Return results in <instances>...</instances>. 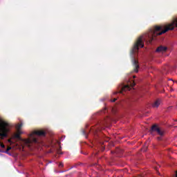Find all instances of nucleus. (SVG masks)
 Returning a JSON list of instances; mask_svg holds the SVG:
<instances>
[{
  "label": "nucleus",
  "instance_id": "f257e3e1",
  "mask_svg": "<svg viewBox=\"0 0 177 177\" xmlns=\"http://www.w3.org/2000/svg\"><path fill=\"white\" fill-rule=\"evenodd\" d=\"M23 123H18L16 125L17 133L14 134L12 138L7 140V145L8 147L6 150L1 149L0 153H6V154H10V150H19V151H25L26 147L29 150H34L37 147H41V146H45V141L44 138L46 136V131L42 130H35L32 131L28 138H21L20 135L23 133L21 127Z\"/></svg>",
  "mask_w": 177,
  "mask_h": 177
},
{
  "label": "nucleus",
  "instance_id": "f03ea898",
  "mask_svg": "<svg viewBox=\"0 0 177 177\" xmlns=\"http://www.w3.org/2000/svg\"><path fill=\"white\" fill-rule=\"evenodd\" d=\"M110 122H111V118H106L98 122V127H96L95 129L91 128V129L88 128V124H86L85 129L82 130V133L84 135L86 138H88L89 132H93V135L96 138V136H99L100 129H104V128L110 127Z\"/></svg>",
  "mask_w": 177,
  "mask_h": 177
},
{
  "label": "nucleus",
  "instance_id": "7ed1b4c3",
  "mask_svg": "<svg viewBox=\"0 0 177 177\" xmlns=\"http://www.w3.org/2000/svg\"><path fill=\"white\" fill-rule=\"evenodd\" d=\"M134 78H136V76L133 75L128 77L129 80L127 82V84L122 86L120 93L124 95L125 92H129L130 91H132V88L136 85L135 80H133Z\"/></svg>",
  "mask_w": 177,
  "mask_h": 177
},
{
  "label": "nucleus",
  "instance_id": "20e7f679",
  "mask_svg": "<svg viewBox=\"0 0 177 177\" xmlns=\"http://www.w3.org/2000/svg\"><path fill=\"white\" fill-rule=\"evenodd\" d=\"M9 124L0 120V139H3V138H6L8 136V133H9Z\"/></svg>",
  "mask_w": 177,
  "mask_h": 177
},
{
  "label": "nucleus",
  "instance_id": "39448f33",
  "mask_svg": "<svg viewBox=\"0 0 177 177\" xmlns=\"http://www.w3.org/2000/svg\"><path fill=\"white\" fill-rule=\"evenodd\" d=\"M151 131L152 132H157V133L158 135H160V136H162V135H164V131H162L161 129H160L158 126H157L156 124L152 126Z\"/></svg>",
  "mask_w": 177,
  "mask_h": 177
},
{
  "label": "nucleus",
  "instance_id": "423d86ee",
  "mask_svg": "<svg viewBox=\"0 0 177 177\" xmlns=\"http://www.w3.org/2000/svg\"><path fill=\"white\" fill-rule=\"evenodd\" d=\"M167 49H168L166 46H160L157 48L156 52L158 53H165V52H167Z\"/></svg>",
  "mask_w": 177,
  "mask_h": 177
},
{
  "label": "nucleus",
  "instance_id": "0eeeda50",
  "mask_svg": "<svg viewBox=\"0 0 177 177\" xmlns=\"http://www.w3.org/2000/svg\"><path fill=\"white\" fill-rule=\"evenodd\" d=\"M161 104V100L158 99L156 100L153 104H152V107L156 108L158 107Z\"/></svg>",
  "mask_w": 177,
  "mask_h": 177
},
{
  "label": "nucleus",
  "instance_id": "6e6552de",
  "mask_svg": "<svg viewBox=\"0 0 177 177\" xmlns=\"http://www.w3.org/2000/svg\"><path fill=\"white\" fill-rule=\"evenodd\" d=\"M57 143L59 146V147L57 148V150H56L57 154H63V153L62 152V147H60V142L59 141H57Z\"/></svg>",
  "mask_w": 177,
  "mask_h": 177
},
{
  "label": "nucleus",
  "instance_id": "1a4fd4ad",
  "mask_svg": "<svg viewBox=\"0 0 177 177\" xmlns=\"http://www.w3.org/2000/svg\"><path fill=\"white\" fill-rule=\"evenodd\" d=\"M0 146H1V149H5V145H3V143L1 142Z\"/></svg>",
  "mask_w": 177,
  "mask_h": 177
},
{
  "label": "nucleus",
  "instance_id": "9d476101",
  "mask_svg": "<svg viewBox=\"0 0 177 177\" xmlns=\"http://www.w3.org/2000/svg\"><path fill=\"white\" fill-rule=\"evenodd\" d=\"M59 168H63V167H64L63 163L60 162L59 165Z\"/></svg>",
  "mask_w": 177,
  "mask_h": 177
},
{
  "label": "nucleus",
  "instance_id": "9b49d317",
  "mask_svg": "<svg viewBox=\"0 0 177 177\" xmlns=\"http://www.w3.org/2000/svg\"><path fill=\"white\" fill-rule=\"evenodd\" d=\"M115 100H117L116 97L113 98V100H111V102H115Z\"/></svg>",
  "mask_w": 177,
  "mask_h": 177
},
{
  "label": "nucleus",
  "instance_id": "f8f14e48",
  "mask_svg": "<svg viewBox=\"0 0 177 177\" xmlns=\"http://www.w3.org/2000/svg\"><path fill=\"white\" fill-rule=\"evenodd\" d=\"M112 111H113V113H115V108H113Z\"/></svg>",
  "mask_w": 177,
  "mask_h": 177
},
{
  "label": "nucleus",
  "instance_id": "ddd939ff",
  "mask_svg": "<svg viewBox=\"0 0 177 177\" xmlns=\"http://www.w3.org/2000/svg\"><path fill=\"white\" fill-rule=\"evenodd\" d=\"M113 95H118V92H114Z\"/></svg>",
  "mask_w": 177,
  "mask_h": 177
}]
</instances>
